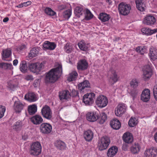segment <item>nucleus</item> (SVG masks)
<instances>
[{
  "mask_svg": "<svg viewBox=\"0 0 157 157\" xmlns=\"http://www.w3.org/2000/svg\"><path fill=\"white\" fill-rule=\"evenodd\" d=\"M78 94V92L75 90H72L71 92L69 94V95L72 97L76 96Z\"/></svg>",
  "mask_w": 157,
  "mask_h": 157,
  "instance_id": "55",
  "label": "nucleus"
},
{
  "mask_svg": "<svg viewBox=\"0 0 157 157\" xmlns=\"http://www.w3.org/2000/svg\"><path fill=\"white\" fill-rule=\"evenodd\" d=\"M155 21V18L154 16L148 15L144 18L143 23L147 25H151L154 24Z\"/></svg>",
  "mask_w": 157,
  "mask_h": 157,
  "instance_id": "14",
  "label": "nucleus"
},
{
  "mask_svg": "<svg viewBox=\"0 0 157 157\" xmlns=\"http://www.w3.org/2000/svg\"><path fill=\"white\" fill-rule=\"evenodd\" d=\"M98 113L96 112H88L86 114V118L88 121L90 122H94L98 119Z\"/></svg>",
  "mask_w": 157,
  "mask_h": 157,
  "instance_id": "12",
  "label": "nucleus"
},
{
  "mask_svg": "<svg viewBox=\"0 0 157 157\" xmlns=\"http://www.w3.org/2000/svg\"><path fill=\"white\" fill-rule=\"evenodd\" d=\"M110 124L113 128L116 130L119 129L121 126L120 121L116 119L111 121Z\"/></svg>",
  "mask_w": 157,
  "mask_h": 157,
  "instance_id": "22",
  "label": "nucleus"
},
{
  "mask_svg": "<svg viewBox=\"0 0 157 157\" xmlns=\"http://www.w3.org/2000/svg\"><path fill=\"white\" fill-rule=\"evenodd\" d=\"M69 93L68 90H65L60 92L59 93V96L60 100H62L63 99L67 100L68 97L67 95Z\"/></svg>",
  "mask_w": 157,
  "mask_h": 157,
  "instance_id": "34",
  "label": "nucleus"
},
{
  "mask_svg": "<svg viewBox=\"0 0 157 157\" xmlns=\"http://www.w3.org/2000/svg\"><path fill=\"white\" fill-rule=\"evenodd\" d=\"M31 147H41V145L40 142L36 141L32 143Z\"/></svg>",
  "mask_w": 157,
  "mask_h": 157,
  "instance_id": "52",
  "label": "nucleus"
},
{
  "mask_svg": "<svg viewBox=\"0 0 157 157\" xmlns=\"http://www.w3.org/2000/svg\"><path fill=\"white\" fill-rule=\"evenodd\" d=\"M136 51L138 53H139L141 55H143L146 52V48L145 47L139 46L137 47L136 49Z\"/></svg>",
  "mask_w": 157,
  "mask_h": 157,
  "instance_id": "42",
  "label": "nucleus"
},
{
  "mask_svg": "<svg viewBox=\"0 0 157 157\" xmlns=\"http://www.w3.org/2000/svg\"><path fill=\"white\" fill-rule=\"evenodd\" d=\"M37 110V106L36 105H33L29 106L28 111L30 115L35 114Z\"/></svg>",
  "mask_w": 157,
  "mask_h": 157,
  "instance_id": "35",
  "label": "nucleus"
},
{
  "mask_svg": "<svg viewBox=\"0 0 157 157\" xmlns=\"http://www.w3.org/2000/svg\"><path fill=\"white\" fill-rule=\"evenodd\" d=\"M25 103L19 101H17L14 102V109L17 113H20L23 109Z\"/></svg>",
  "mask_w": 157,
  "mask_h": 157,
  "instance_id": "16",
  "label": "nucleus"
},
{
  "mask_svg": "<svg viewBox=\"0 0 157 157\" xmlns=\"http://www.w3.org/2000/svg\"><path fill=\"white\" fill-rule=\"evenodd\" d=\"M136 3L137 8L140 11H143L145 9V5L142 2V0H136Z\"/></svg>",
  "mask_w": 157,
  "mask_h": 157,
  "instance_id": "28",
  "label": "nucleus"
},
{
  "mask_svg": "<svg viewBox=\"0 0 157 157\" xmlns=\"http://www.w3.org/2000/svg\"><path fill=\"white\" fill-rule=\"evenodd\" d=\"M75 57H74V59H73V60H72V58H71V61L70 60H69V63H71V64H73L74 63V61L75 60Z\"/></svg>",
  "mask_w": 157,
  "mask_h": 157,
  "instance_id": "63",
  "label": "nucleus"
},
{
  "mask_svg": "<svg viewBox=\"0 0 157 157\" xmlns=\"http://www.w3.org/2000/svg\"><path fill=\"white\" fill-rule=\"evenodd\" d=\"M140 148H131V151L133 154H136L140 151Z\"/></svg>",
  "mask_w": 157,
  "mask_h": 157,
  "instance_id": "54",
  "label": "nucleus"
},
{
  "mask_svg": "<svg viewBox=\"0 0 157 157\" xmlns=\"http://www.w3.org/2000/svg\"><path fill=\"white\" fill-rule=\"evenodd\" d=\"M43 46L44 48L46 50H52L56 48V44L54 42L47 41L44 43L43 44Z\"/></svg>",
  "mask_w": 157,
  "mask_h": 157,
  "instance_id": "17",
  "label": "nucleus"
},
{
  "mask_svg": "<svg viewBox=\"0 0 157 157\" xmlns=\"http://www.w3.org/2000/svg\"><path fill=\"white\" fill-rule=\"evenodd\" d=\"M110 18V16L105 13H101L100 14L99 18L102 22H105L109 20Z\"/></svg>",
  "mask_w": 157,
  "mask_h": 157,
  "instance_id": "30",
  "label": "nucleus"
},
{
  "mask_svg": "<svg viewBox=\"0 0 157 157\" xmlns=\"http://www.w3.org/2000/svg\"><path fill=\"white\" fill-rule=\"evenodd\" d=\"M142 33L147 35H151L157 32V28L154 29H151L147 28H144L142 29Z\"/></svg>",
  "mask_w": 157,
  "mask_h": 157,
  "instance_id": "25",
  "label": "nucleus"
},
{
  "mask_svg": "<svg viewBox=\"0 0 157 157\" xmlns=\"http://www.w3.org/2000/svg\"><path fill=\"white\" fill-rule=\"evenodd\" d=\"M41 151V148H32L30 150L31 154L34 155H39Z\"/></svg>",
  "mask_w": 157,
  "mask_h": 157,
  "instance_id": "36",
  "label": "nucleus"
},
{
  "mask_svg": "<svg viewBox=\"0 0 157 157\" xmlns=\"http://www.w3.org/2000/svg\"><path fill=\"white\" fill-rule=\"evenodd\" d=\"M84 10L81 6H77L75 9V13L77 17H79L82 15Z\"/></svg>",
  "mask_w": 157,
  "mask_h": 157,
  "instance_id": "29",
  "label": "nucleus"
},
{
  "mask_svg": "<svg viewBox=\"0 0 157 157\" xmlns=\"http://www.w3.org/2000/svg\"><path fill=\"white\" fill-rule=\"evenodd\" d=\"M12 51L10 48L3 49L1 53L2 59L7 61H10L11 59Z\"/></svg>",
  "mask_w": 157,
  "mask_h": 157,
  "instance_id": "10",
  "label": "nucleus"
},
{
  "mask_svg": "<svg viewBox=\"0 0 157 157\" xmlns=\"http://www.w3.org/2000/svg\"><path fill=\"white\" fill-rule=\"evenodd\" d=\"M29 63L25 60L21 62L19 67L20 71L22 72L25 73L27 72L29 67Z\"/></svg>",
  "mask_w": 157,
  "mask_h": 157,
  "instance_id": "24",
  "label": "nucleus"
},
{
  "mask_svg": "<svg viewBox=\"0 0 157 157\" xmlns=\"http://www.w3.org/2000/svg\"><path fill=\"white\" fill-rule=\"evenodd\" d=\"M40 80L39 79H36L35 80L33 83V85L34 87H36L38 85Z\"/></svg>",
  "mask_w": 157,
  "mask_h": 157,
  "instance_id": "57",
  "label": "nucleus"
},
{
  "mask_svg": "<svg viewBox=\"0 0 157 157\" xmlns=\"http://www.w3.org/2000/svg\"><path fill=\"white\" fill-rule=\"evenodd\" d=\"M17 83H15L13 81H10L8 83V87L11 90H13L17 86Z\"/></svg>",
  "mask_w": 157,
  "mask_h": 157,
  "instance_id": "46",
  "label": "nucleus"
},
{
  "mask_svg": "<svg viewBox=\"0 0 157 157\" xmlns=\"http://www.w3.org/2000/svg\"><path fill=\"white\" fill-rule=\"evenodd\" d=\"M149 55L150 58L153 60L157 59V49L151 47L150 49Z\"/></svg>",
  "mask_w": 157,
  "mask_h": 157,
  "instance_id": "20",
  "label": "nucleus"
},
{
  "mask_svg": "<svg viewBox=\"0 0 157 157\" xmlns=\"http://www.w3.org/2000/svg\"><path fill=\"white\" fill-rule=\"evenodd\" d=\"M5 111V107L4 106L0 105V119L4 116Z\"/></svg>",
  "mask_w": 157,
  "mask_h": 157,
  "instance_id": "50",
  "label": "nucleus"
},
{
  "mask_svg": "<svg viewBox=\"0 0 157 157\" xmlns=\"http://www.w3.org/2000/svg\"><path fill=\"white\" fill-rule=\"evenodd\" d=\"M118 9L121 14L126 15L129 13L131 8L130 5L121 2L119 5Z\"/></svg>",
  "mask_w": 157,
  "mask_h": 157,
  "instance_id": "4",
  "label": "nucleus"
},
{
  "mask_svg": "<svg viewBox=\"0 0 157 157\" xmlns=\"http://www.w3.org/2000/svg\"><path fill=\"white\" fill-rule=\"evenodd\" d=\"M110 142L109 138L107 137L104 136L99 141L98 145L99 147H107Z\"/></svg>",
  "mask_w": 157,
  "mask_h": 157,
  "instance_id": "13",
  "label": "nucleus"
},
{
  "mask_svg": "<svg viewBox=\"0 0 157 157\" xmlns=\"http://www.w3.org/2000/svg\"><path fill=\"white\" fill-rule=\"evenodd\" d=\"M93 136V133L92 132L89 130L85 132L84 133V137L86 141H91Z\"/></svg>",
  "mask_w": 157,
  "mask_h": 157,
  "instance_id": "27",
  "label": "nucleus"
},
{
  "mask_svg": "<svg viewBox=\"0 0 157 157\" xmlns=\"http://www.w3.org/2000/svg\"><path fill=\"white\" fill-rule=\"evenodd\" d=\"M45 13L48 15L53 16L56 14V13L50 8H46L45 10Z\"/></svg>",
  "mask_w": 157,
  "mask_h": 157,
  "instance_id": "47",
  "label": "nucleus"
},
{
  "mask_svg": "<svg viewBox=\"0 0 157 157\" xmlns=\"http://www.w3.org/2000/svg\"><path fill=\"white\" fill-rule=\"evenodd\" d=\"M56 147H64L66 144L64 142L60 140H57L54 143Z\"/></svg>",
  "mask_w": 157,
  "mask_h": 157,
  "instance_id": "43",
  "label": "nucleus"
},
{
  "mask_svg": "<svg viewBox=\"0 0 157 157\" xmlns=\"http://www.w3.org/2000/svg\"><path fill=\"white\" fill-rule=\"evenodd\" d=\"M26 48V45L23 44L19 45L17 48V50L18 51H20L25 50Z\"/></svg>",
  "mask_w": 157,
  "mask_h": 157,
  "instance_id": "51",
  "label": "nucleus"
},
{
  "mask_svg": "<svg viewBox=\"0 0 157 157\" xmlns=\"http://www.w3.org/2000/svg\"><path fill=\"white\" fill-rule=\"evenodd\" d=\"M153 93L155 99L157 100V85L154 86L153 89Z\"/></svg>",
  "mask_w": 157,
  "mask_h": 157,
  "instance_id": "53",
  "label": "nucleus"
},
{
  "mask_svg": "<svg viewBox=\"0 0 157 157\" xmlns=\"http://www.w3.org/2000/svg\"><path fill=\"white\" fill-rule=\"evenodd\" d=\"M95 97V94L94 93H87L83 97V101L86 105H91L94 102Z\"/></svg>",
  "mask_w": 157,
  "mask_h": 157,
  "instance_id": "5",
  "label": "nucleus"
},
{
  "mask_svg": "<svg viewBox=\"0 0 157 157\" xmlns=\"http://www.w3.org/2000/svg\"><path fill=\"white\" fill-rule=\"evenodd\" d=\"M23 125L22 122L20 121H18L16 122L13 126V129L17 131L20 130L22 128Z\"/></svg>",
  "mask_w": 157,
  "mask_h": 157,
  "instance_id": "41",
  "label": "nucleus"
},
{
  "mask_svg": "<svg viewBox=\"0 0 157 157\" xmlns=\"http://www.w3.org/2000/svg\"><path fill=\"white\" fill-rule=\"evenodd\" d=\"M143 71L142 77L144 80H147L151 77L152 72L150 65H148L144 66L143 67Z\"/></svg>",
  "mask_w": 157,
  "mask_h": 157,
  "instance_id": "6",
  "label": "nucleus"
},
{
  "mask_svg": "<svg viewBox=\"0 0 157 157\" xmlns=\"http://www.w3.org/2000/svg\"><path fill=\"white\" fill-rule=\"evenodd\" d=\"M52 129V127L51 124L48 123H43L40 127V132L44 134H50Z\"/></svg>",
  "mask_w": 157,
  "mask_h": 157,
  "instance_id": "7",
  "label": "nucleus"
},
{
  "mask_svg": "<svg viewBox=\"0 0 157 157\" xmlns=\"http://www.w3.org/2000/svg\"><path fill=\"white\" fill-rule=\"evenodd\" d=\"M138 82L136 79H132L130 83L131 86L133 88H136L138 86Z\"/></svg>",
  "mask_w": 157,
  "mask_h": 157,
  "instance_id": "49",
  "label": "nucleus"
},
{
  "mask_svg": "<svg viewBox=\"0 0 157 157\" xmlns=\"http://www.w3.org/2000/svg\"><path fill=\"white\" fill-rule=\"evenodd\" d=\"M32 122L34 124L37 125L41 124L43 121L42 117L39 115H35L31 118Z\"/></svg>",
  "mask_w": 157,
  "mask_h": 157,
  "instance_id": "21",
  "label": "nucleus"
},
{
  "mask_svg": "<svg viewBox=\"0 0 157 157\" xmlns=\"http://www.w3.org/2000/svg\"><path fill=\"white\" fill-rule=\"evenodd\" d=\"M0 68L5 69H11L13 68V67L11 63H0Z\"/></svg>",
  "mask_w": 157,
  "mask_h": 157,
  "instance_id": "38",
  "label": "nucleus"
},
{
  "mask_svg": "<svg viewBox=\"0 0 157 157\" xmlns=\"http://www.w3.org/2000/svg\"><path fill=\"white\" fill-rule=\"evenodd\" d=\"M122 139L123 141L126 143L130 144L133 141V138L132 134L129 132H126L123 135Z\"/></svg>",
  "mask_w": 157,
  "mask_h": 157,
  "instance_id": "18",
  "label": "nucleus"
},
{
  "mask_svg": "<svg viewBox=\"0 0 157 157\" xmlns=\"http://www.w3.org/2000/svg\"><path fill=\"white\" fill-rule=\"evenodd\" d=\"M23 6H23V3L20 4L17 6V7L19 8L22 7Z\"/></svg>",
  "mask_w": 157,
  "mask_h": 157,
  "instance_id": "64",
  "label": "nucleus"
},
{
  "mask_svg": "<svg viewBox=\"0 0 157 157\" xmlns=\"http://www.w3.org/2000/svg\"><path fill=\"white\" fill-rule=\"evenodd\" d=\"M140 91L139 90L136 88H133L131 90L130 94L133 98H134L138 95Z\"/></svg>",
  "mask_w": 157,
  "mask_h": 157,
  "instance_id": "48",
  "label": "nucleus"
},
{
  "mask_svg": "<svg viewBox=\"0 0 157 157\" xmlns=\"http://www.w3.org/2000/svg\"><path fill=\"white\" fill-rule=\"evenodd\" d=\"M85 18L86 20H89L92 19L93 15L91 12L88 9H86L84 10Z\"/></svg>",
  "mask_w": 157,
  "mask_h": 157,
  "instance_id": "39",
  "label": "nucleus"
},
{
  "mask_svg": "<svg viewBox=\"0 0 157 157\" xmlns=\"http://www.w3.org/2000/svg\"><path fill=\"white\" fill-rule=\"evenodd\" d=\"M137 123L136 118L131 117L128 121V125L130 127H133L136 125Z\"/></svg>",
  "mask_w": 157,
  "mask_h": 157,
  "instance_id": "44",
  "label": "nucleus"
},
{
  "mask_svg": "<svg viewBox=\"0 0 157 157\" xmlns=\"http://www.w3.org/2000/svg\"><path fill=\"white\" fill-rule=\"evenodd\" d=\"M39 49L38 48H32L29 53L28 57L30 59L36 56L38 54Z\"/></svg>",
  "mask_w": 157,
  "mask_h": 157,
  "instance_id": "31",
  "label": "nucleus"
},
{
  "mask_svg": "<svg viewBox=\"0 0 157 157\" xmlns=\"http://www.w3.org/2000/svg\"><path fill=\"white\" fill-rule=\"evenodd\" d=\"M154 138L155 142L157 143V132L155 134Z\"/></svg>",
  "mask_w": 157,
  "mask_h": 157,
  "instance_id": "61",
  "label": "nucleus"
},
{
  "mask_svg": "<svg viewBox=\"0 0 157 157\" xmlns=\"http://www.w3.org/2000/svg\"><path fill=\"white\" fill-rule=\"evenodd\" d=\"M126 105L124 103H119L116 108L115 113L116 116L120 117L126 111Z\"/></svg>",
  "mask_w": 157,
  "mask_h": 157,
  "instance_id": "9",
  "label": "nucleus"
},
{
  "mask_svg": "<svg viewBox=\"0 0 157 157\" xmlns=\"http://www.w3.org/2000/svg\"><path fill=\"white\" fill-rule=\"evenodd\" d=\"M150 90L148 89L144 90L141 95V99L144 102L147 101L150 97Z\"/></svg>",
  "mask_w": 157,
  "mask_h": 157,
  "instance_id": "15",
  "label": "nucleus"
},
{
  "mask_svg": "<svg viewBox=\"0 0 157 157\" xmlns=\"http://www.w3.org/2000/svg\"><path fill=\"white\" fill-rule=\"evenodd\" d=\"M112 75L110 77V79L109 81L112 84H113L117 81L118 78L117 75L116 74V71L114 70L111 71Z\"/></svg>",
  "mask_w": 157,
  "mask_h": 157,
  "instance_id": "32",
  "label": "nucleus"
},
{
  "mask_svg": "<svg viewBox=\"0 0 157 157\" xmlns=\"http://www.w3.org/2000/svg\"><path fill=\"white\" fill-rule=\"evenodd\" d=\"M95 103L98 107L103 108L107 105L108 100L106 97L102 95H100L96 99Z\"/></svg>",
  "mask_w": 157,
  "mask_h": 157,
  "instance_id": "3",
  "label": "nucleus"
},
{
  "mask_svg": "<svg viewBox=\"0 0 157 157\" xmlns=\"http://www.w3.org/2000/svg\"><path fill=\"white\" fill-rule=\"evenodd\" d=\"M118 151V148H109L107 152L108 157H113Z\"/></svg>",
  "mask_w": 157,
  "mask_h": 157,
  "instance_id": "33",
  "label": "nucleus"
},
{
  "mask_svg": "<svg viewBox=\"0 0 157 157\" xmlns=\"http://www.w3.org/2000/svg\"><path fill=\"white\" fill-rule=\"evenodd\" d=\"M65 51L67 53H69V44L67 43L64 47Z\"/></svg>",
  "mask_w": 157,
  "mask_h": 157,
  "instance_id": "58",
  "label": "nucleus"
},
{
  "mask_svg": "<svg viewBox=\"0 0 157 157\" xmlns=\"http://www.w3.org/2000/svg\"><path fill=\"white\" fill-rule=\"evenodd\" d=\"M42 115L43 117L48 120L52 117V113L50 108L47 105L44 106L41 110Z\"/></svg>",
  "mask_w": 157,
  "mask_h": 157,
  "instance_id": "8",
  "label": "nucleus"
},
{
  "mask_svg": "<svg viewBox=\"0 0 157 157\" xmlns=\"http://www.w3.org/2000/svg\"><path fill=\"white\" fill-rule=\"evenodd\" d=\"M25 99L30 102H34L38 99L36 95L33 93H29L25 94Z\"/></svg>",
  "mask_w": 157,
  "mask_h": 157,
  "instance_id": "19",
  "label": "nucleus"
},
{
  "mask_svg": "<svg viewBox=\"0 0 157 157\" xmlns=\"http://www.w3.org/2000/svg\"><path fill=\"white\" fill-rule=\"evenodd\" d=\"M99 123L100 124H103L107 119V116L105 113H101V117L99 118Z\"/></svg>",
  "mask_w": 157,
  "mask_h": 157,
  "instance_id": "45",
  "label": "nucleus"
},
{
  "mask_svg": "<svg viewBox=\"0 0 157 157\" xmlns=\"http://www.w3.org/2000/svg\"><path fill=\"white\" fill-rule=\"evenodd\" d=\"M78 45L79 48L83 51H86L88 48V45L86 44L84 41H81L78 44Z\"/></svg>",
  "mask_w": 157,
  "mask_h": 157,
  "instance_id": "37",
  "label": "nucleus"
},
{
  "mask_svg": "<svg viewBox=\"0 0 157 157\" xmlns=\"http://www.w3.org/2000/svg\"><path fill=\"white\" fill-rule=\"evenodd\" d=\"M31 2L30 1H28L26 2H24L23 3V5L24 6L26 7L31 4Z\"/></svg>",
  "mask_w": 157,
  "mask_h": 157,
  "instance_id": "59",
  "label": "nucleus"
},
{
  "mask_svg": "<svg viewBox=\"0 0 157 157\" xmlns=\"http://www.w3.org/2000/svg\"><path fill=\"white\" fill-rule=\"evenodd\" d=\"M44 63H29V68L30 71L34 73L39 74L44 68Z\"/></svg>",
  "mask_w": 157,
  "mask_h": 157,
  "instance_id": "2",
  "label": "nucleus"
},
{
  "mask_svg": "<svg viewBox=\"0 0 157 157\" xmlns=\"http://www.w3.org/2000/svg\"><path fill=\"white\" fill-rule=\"evenodd\" d=\"M90 84L88 80H85L80 83L78 86L79 90L82 91L86 88H90Z\"/></svg>",
  "mask_w": 157,
  "mask_h": 157,
  "instance_id": "26",
  "label": "nucleus"
},
{
  "mask_svg": "<svg viewBox=\"0 0 157 157\" xmlns=\"http://www.w3.org/2000/svg\"><path fill=\"white\" fill-rule=\"evenodd\" d=\"M78 74L76 71H74L69 74V82L75 81L77 77Z\"/></svg>",
  "mask_w": 157,
  "mask_h": 157,
  "instance_id": "40",
  "label": "nucleus"
},
{
  "mask_svg": "<svg viewBox=\"0 0 157 157\" xmlns=\"http://www.w3.org/2000/svg\"><path fill=\"white\" fill-rule=\"evenodd\" d=\"M25 78L27 80H33V76L31 75H26L25 76Z\"/></svg>",
  "mask_w": 157,
  "mask_h": 157,
  "instance_id": "56",
  "label": "nucleus"
},
{
  "mask_svg": "<svg viewBox=\"0 0 157 157\" xmlns=\"http://www.w3.org/2000/svg\"><path fill=\"white\" fill-rule=\"evenodd\" d=\"M18 63V60L17 59L14 60L13 62V64L14 66H16L17 65Z\"/></svg>",
  "mask_w": 157,
  "mask_h": 157,
  "instance_id": "60",
  "label": "nucleus"
},
{
  "mask_svg": "<svg viewBox=\"0 0 157 157\" xmlns=\"http://www.w3.org/2000/svg\"><path fill=\"white\" fill-rule=\"evenodd\" d=\"M9 18L8 17H6L4 18L3 20V22H6L8 21L9 20Z\"/></svg>",
  "mask_w": 157,
  "mask_h": 157,
  "instance_id": "62",
  "label": "nucleus"
},
{
  "mask_svg": "<svg viewBox=\"0 0 157 157\" xmlns=\"http://www.w3.org/2000/svg\"><path fill=\"white\" fill-rule=\"evenodd\" d=\"M145 157H156L157 155V148H148L144 152Z\"/></svg>",
  "mask_w": 157,
  "mask_h": 157,
  "instance_id": "11",
  "label": "nucleus"
},
{
  "mask_svg": "<svg viewBox=\"0 0 157 157\" xmlns=\"http://www.w3.org/2000/svg\"><path fill=\"white\" fill-rule=\"evenodd\" d=\"M88 66L86 61L85 59H82L78 63L77 68L78 70H84L87 68Z\"/></svg>",
  "mask_w": 157,
  "mask_h": 157,
  "instance_id": "23",
  "label": "nucleus"
},
{
  "mask_svg": "<svg viewBox=\"0 0 157 157\" xmlns=\"http://www.w3.org/2000/svg\"><path fill=\"white\" fill-rule=\"evenodd\" d=\"M62 66L58 64L54 68L47 73L45 78L46 83H54L59 78L62 74Z\"/></svg>",
  "mask_w": 157,
  "mask_h": 157,
  "instance_id": "1",
  "label": "nucleus"
}]
</instances>
